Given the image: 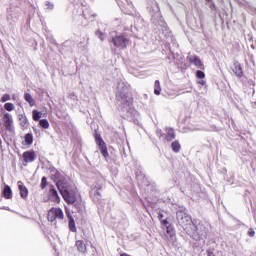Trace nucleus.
Wrapping results in <instances>:
<instances>
[{
    "mask_svg": "<svg viewBox=\"0 0 256 256\" xmlns=\"http://www.w3.org/2000/svg\"><path fill=\"white\" fill-rule=\"evenodd\" d=\"M176 219L178 221V225L182 227V229L191 237L194 239V241H201L203 237H207V230L205 226L199 227L195 226V223H193V219H191V216L187 214L185 211L180 210L176 213Z\"/></svg>",
    "mask_w": 256,
    "mask_h": 256,
    "instance_id": "obj_1",
    "label": "nucleus"
},
{
    "mask_svg": "<svg viewBox=\"0 0 256 256\" xmlns=\"http://www.w3.org/2000/svg\"><path fill=\"white\" fill-rule=\"evenodd\" d=\"M62 198L67 205H74L76 209H81V202H77V190L75 188L62 194Z\"/></svg>",
    "mask_w": 256,
    "mask_h": 256,
    "instance_id": "obj_2",
    "label": "nucleus"
},
{
    "mask_svg": "<svg viewBox=\"0 0 256 256\" xmlns=\"http://www.w3.org/2000/svg\"><path fill=\"white\" fill-rule=\"evenodd\" d=\"M111 43H113L114 47H117L118 49H127L131 40H129L125 35L120 34L112 37Z\"/></svg>",
    "mask_w": 256,
    "mask_h": 256,
    "instance_id": "obj_3",
    "label": "nucleus"
},
{
    "mask_svg": "<svg viewBox=\"0 0 256 256\" xmlns=\"http://www.w3.org/2000/svg\"><path fill=\"white\" fill-rule=\"evenodd\" d=\"M47 219L50 221V223H53V221H63L65 219V214H63V210L61 208L52 207L47 214Z\"/></svg>",
    "mask_w": 256,
    "mask_h": 256,
    "instance_id": "obj_4",
    "label": "nucleus"
},
{
    "mask_svg": "<svg viewBox=\"0 0 256 256\" xmlns=\"http://www.w3.org/2000/svg\"><path fill=\"white\" fill-rule=\"evenodd\" d=\"M94 139H95L96 145H98V147H99L100 153L103 155V157L105 159H108L109 151L107 150V144L105 143V141L101 137V134L96 132L94 134Z\"/></svg>",
    "mask_w": 256,
    "mask_h": 256,
    "instance_id": "obj_5",
    "label": "nucleus"
},
{
    "mask_svg": "<svg viewBox=\"0 0 256 256\" xmlns=\"http://www.w3.org/2000/svg\"><path fill=\"white\" fill-rule=\"evenodd\" d=\"M101 189L103 185L96 183L90 190V197L94 203H101L103 201V196L101 195Z\"/></svg>",
    "mask_w": 256,
    "mask_h": 256,
    "instance_id": "obj_6",
    "label": "nucleus"
},
{
    "mask_svg": "<svg viewBox=\"0 0 256 256\" xmlns=\"http://www.w3.org/2000/svg\"><path fill=\"white\" fill-rule=\"evenodd\" d=\"M56 187L61 195H64L65 193H68L69 191H72L73 186L70 185L69 181L65 178H61L56 182Z\"/></svg>",
    "mask_w": 256,
    "mask_h": 256,
    "instance_id": "obj_7",
    "label": "nucleus"
},
{
    "mask_svg": "<svg viewBox=\"0 0 256 256\" xmlns=\"http://www.w3.org/2000/svg\"><path fill=\"white\" fill-rule=\"evenodd\" d=\"M187 61L190 63V65H194V67H197V69H205L203 61H201V58L197 55H188Z\"/></svg>",
    "mask_w": 256,
    "mask_h": 256,
    "instance_id": "obj_8",
    "label": "nucleus"
},
{
    "mask_svg": "<svg viewBox=\"0 0 256 256\" xmlns=\"http://www.w3.org/2000/svg\"><path fill=\"white\" fill-rule=\"evenodd\" d=\"M48 199H50L52 203H61V197L59 196L57 189H55V186H50L48 191Z\"/></svg>",
    "mask_w": 256,
    "mask_h": 256,
    "instance_id": "obj_9",
    "label": "nucleus"
},
{
    "mask_svg": "<svg viewBox=\"0 0 256 256\" xmlns=\"http://www.w3.org/2000/svg\"><path fill=\"white\" fill-rule=\"evenodd\" d=\"M161 225L163 226V229L166 230V233L169 235V237H175V228H173V225L169 223L167 219L161 220Z\"/></svg>",
    "mask_w": 256,
    "mask_h": 256,
    "instance_id": "obj_10",
    "label": "nucleus"
},
{
    "mask_svg": "<svg viewBox=\"0 0 256 256\" xmlns=\"http://www.w3.org/2000/svg\"><path fill=\"white\" fill-rule=\"evenodd\" d=\"M24 163H33L36 159L35 151H25L22 154Z\"/></svg>",
    "mask_w": 256,
    "mask_h": 256,
    "instance_id": "obj_11",
    "label": "nucleus"
},
{
    "mask_svg": "<svg viewBox=\"0 0 256 256\" xmlns=\"http://www.w3.org/2000/svg\"><path fill=\"white\" fill-rule=\"evenodd\" d=\"M2 121L5 129H7V131H11V125H13V118L11 117V114L5 113Z\"/></svg>",
    "mask_w": 256,
    "mask_h": 256,
    "instance_id": "obj_12",
    "label": "nucleus"
},
{
    "mask_svg": "<svg viewBox=\"0 0 256 256\" xmlns=\"http://www.w3.org/2000/svg\"><path fill=\"white\" fill-rule=\"evenodd\" d=\"M232 71L236 75V77H239V79L243 77V67L241 66V63H239V61H235L233 63Z\"/></svg>",
    "mask_w": 256,
    "mask_h": 256,
    "instance_id": "obj_13",
    "label": "nucleus"
},
{
    "mask_svg": "<svg viewBox=\"0 0 256 256\" xmlns=\"http://www.w3.org/2000/svg\"><path fill=\"white\" fill-rule=\"evenodd\" d=\"M18 185V189L20 191V197L22 199H27V197H29V189H27L24 185H23V181H18L17 182Z\"/></svg>",
    "mask_w": 256,
    "mask_h": 256,
    "instance_id": "obj_14",
    "label": "nucleus"
},
{
    "mask_svg": "<svg viewBox=\"0 0 256 256\" xmlns=\"http://www.w3.org/2000/svg\"><path fill=\"white\" fill-rule=\"evenodd\" d=\"M164 137V140L167 141L168 143H171L173 139H175V129L173 128H166V134L162 135Z\"/></svg>",
    "mask_w": 256,
    "mask_h": 256,
    "instance_id": "obj_15",
    "label": "nucleus"
},
{
    "mask_svg": "<svg viewBox=\"0 0 256 256\" xmlns=\"http://www.w3.org/2000/svg\"><path fill=\"white\" fill-rule=\"evenodd\" d=\"M75 246L79 253H87V245L85 242H83V240H77Z\"/></svg>",
    "mask_w": 256,
    "mask_h": 256,
    "instance_id": "obj_16",
    "label": "nucleus"
},
{
    "mask_svg": "<svg viewBox=\"0 0 256 256\" xmlns=\"http://www.w3.org/2000/svg\"><path fill=\"white\" fill-rule=\"evenodd\" d=\"M2 195L6 199H13V191L11 190V187L9 185H5Z\"/></svg>",
    "mask_w": 256,
    "mask_h": 256,
    "instance_id": "obj_17",
    "label": "nucleus"
},
{
    "mask_svg": "<svg viewBox=\"0 0 256 256\" xmlns=\"http://www.w3.org/2000/svg\"><path fill=\"white\" fill-rule=\"evenodd\" d=\"M83 15H84L85 19H89L90 21L97 19V14L91 10H85Z\"/></svg>",
    "mask_w": 256,
    "mask_h": 256,
    "instance_id": "obj_18",
    "label": "nucleus"
},
{
    "mask_svg": "<svg viewBox=\"0 0 256 256\" xmlns=\"http://www.w3.org/2000/svg\"><path fill=\"white\" fill-rule=\"evenodd\" d=\"M24 99L25 101L30 105V107H35V99L30 93H25L24 94Z\"/></svg>",
    "mask_w": 256,
    "mask_h": 256,
    "instance_id": "obj_19",
    "label": "nucleus"
},
{
    "mask_svg": "<svg viewBox=\"0 0 256 256\" xmlns=\"http://www.w3.org/2000/svg\"><path fill=\"white\" fill-rule=\"evenodd\" d=\"M171 149L174 153H179V151H181V144L179 143V140L171 143Z\"/></svg>",
    "mask_w": 256,
    "mask_h": 256,
    "instance_id": "obj_20",
    "label": "nucleus"
},
{
    "mask_svg": "<svg viewBox=\"0 0 256 256\" xmlns=\"http://www.w3.org/2000/svg\"><path fill=\"white\" fill-rule=\"evenodd\" d=\"M43 117V113H41L39 110H33L32 111V119L33 121H39Z\"/></svg>",
    "mask_w": 256,
    "mask_h": 256,
    "instance_id": "obj_21",
    "label": "nucleus"
},
{
    "mask_svg": "<svg viewBox=\"0 0 256 256\" xmlns=\"http://www.w3.org/2000/svg\"><path fill=\"white\" fill-rule=\"evenodd\" d=\"M154 94L161 95V82L159 80L154 83Z\"/></svg>",
    "mask_w": 256,
    "mask_h": 256,
    "instance_id": "obj_22",
    "label": "nucleus"
},
{
    "mask_svg": "<svg viewBox=\"0 0 256 256\" xmlns=\"http://www.w3.org/2000/svg\"><path fill=\"white\" fill-rule=\"evenodd\" d=\"M68 227L72 233H77V226L75 225V219L69 220Z\"/></svg>",
    "mask_w": 256,
    "mask_h": 256,
    "instance_id": "obj_23",
    "label": "nucleus"
},
{
    "mask_svg": "<svg viewBox=\"0 0 256 256\" xmlns=\"http://www.w3.org/2000/svg\"><path fill=\"white\" fill-rule=\"evenodd\" d=\"M25 143L26 145H33V134L28 133L25 135Z\"/></svg>",
    "mask_w": 256,
    "mask_h": 256,
    "instance_id": "obj_24",
    "label": "nucleus"
},
{
    "mask_svg": "<svg viewBox=\"0 0 256 256\" xmlns=\"http://www.w3.org/2000/svg\"><path fill=\"white\" fill-rule=\"evenodd\" d=\"M39 125H40V127H42V129H49V120L42 119L39 121Z\"/></svg>",
    "mask_w": 256,
    "mask_h": 256,
    "instance_id": "obj_25",
    "label": "nucleus"
},
{
    "mask_svg": "<svg viewBox=\"0 0 256 256\" xmlns=\"http://www.w3.org/2000/svg\"><path fill=\"white\" fill-rule=\"evenodd\" d=\"M4 109L6 110V111H13V109H15V105H13V103H6L5 105H4Z\"/></svg>",
    "mask_w": 256,
    "mask_h": 256,
    "instance_id": "obj_26",
    "label": "nucleus"
},
{
    "mask_svg": "<svg viewBox=\"0 0 256 256\" xmlns=\"http://www.w3.org/2000/svg\"><path fill=\"white\" fill-rule=\"evenodd\" d=\"M47 185H48L47 177L43 176L41 179V184H40L41 189H45L47 187Z\"/></svg>",
    "mask_w": 256,
    "mask_h": 256,
    "instance_id": "obj_27",
    "label": "nucleus"
},
{
    "mask_svg": "<svg viewBox=\"0 0 256 256\" xmlns=\"http://www.w3.org/2000/svg\"><path fill=\"white\" fill-rule=\"evenodd\" d=\"M1 103H6V101H11V95L4 94L2 98L0 99Z\"/></svg>",
    "mask_w": 256,
    "mask_h": 256,
    "instance_id": "obj_28",
    "label": "nucleus"
},
{
    "mask_svg": "<svg viewBox=\"0 0 256 256\" xmlns=\"http://www.w3.org/2000/svg\"><path fill=\"white\" fill-rule=\"evenodd\" d=\"M196 78L197 79H205V72L201 71V70H198L196 72Z\"/></svg>",
    "mask_w": 256,
    "mask_h": 256,
    "instance_id": "obj_29",
    "label": "nucleus"
},
{
    "mask_svg": "<svg viewBox=\"0 0 256 256\" xmlns=\"http://www.w3.org/2000/svg\"><path fill=\"white\" fill-rule=\"evenodd\" d=\"M248 237H255V230H253V228L248 230Z\"/></svg>",
    "mask_w": 256,
    "mask_h": 256,
    "instance_id": "obj_30",
    "label": "nucleus"
},
{
    "mask_svg": "<svg viewBox=\"0 0 256 256\" xmlns=\"http://www.w3.org/2000/svg\"><path fill=\"white\" fill-rule=\"evenodd\" d=\"M98 34L100 41H105V34L103 32H99Z\"/></svg>",
    "mask_w": 256,
    "mask_h": 256,
    "instance_id": "obj_31",
    "label": "nucleus"
},
{
    "mask_svg": "<svg viewBox=\"0 0 256 256\" xmlns=\"http://www.w3.org/2000/svg\"><path fill=\"white\" fill-rule=\"evenodd\" d=\"M66 216L69 219V221H71V219H73V216L71 215V212H69V210H66Z\"/></svg>",
    "mask_w": 256,
    "mask_h": 256,
    "instance_id": "obj_32",
    "label": "nucleus"
},
{
    "mask_svg": "<svg viewBox=\"0 0 256 256\" xmlns=\"http://www.w3.org/2000/svg\"><path fill=\"white\" fill-rule=\"evenodd\" d=\"M46 6L48 7V9H53V3L51 2H46Z\"/></svg>",
    "mask_w": 256,
    "mask_h": 256,
    "instance_id": "obj_33",
    "label": "nucleus"
},
{
    "mask_svg": "<svg viewBox=\"0 0 256 256\" xmlns=\"http://www.w3.org/2000/svg\"><path fill=\"white\" fill-rule=\"evenodd\" d=\"M198 83H199V85H205V81L204 80H200Z\"/></svg>",
    "mask_w": 256,
    "mask_h": 256,
    "instance_id": "obj_34",
    "label": "nucleus"
},
{
    "mask_svg": "<svg viewBox=\"0 0 256 256\" xmlns=\"http://www.w3.org/2000/svg\"><path fill=\"white\" fill-rule=\"evenodd\" d=\"M159 219H163V214H159Z\"/></svg>",
    "mask_w": 256,
    "mask_h": 256,
    "instance_id": "obj_35",
    "label": "nucleus"
},
{
    "mask_svg": "<svg viewBox=\"0 0 256 256\" xmlns=\"http://www.w3.org/2000/svg\"><path fill=\"white\" fill-rule=\"evenodd\" d=\"M129 103H133V97L130 98Z\"/></svg>",
    "mask_w": 256,
    "mask_h": 256,
    "instance_id": "obj_36",
    "label": "nucleus"
}]
</instances>
